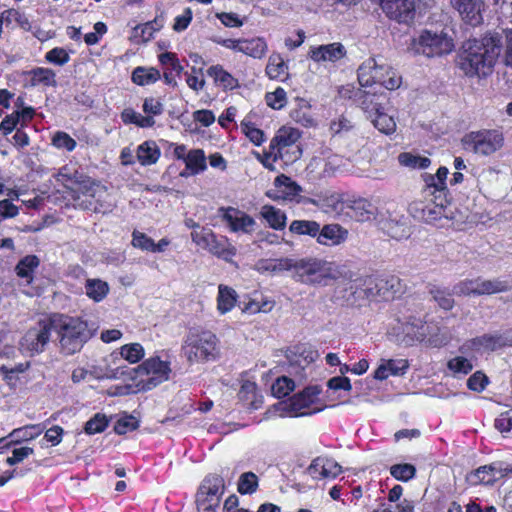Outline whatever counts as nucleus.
Returning <instances> with one entry per match:
<instances>
[{
    "mask_svg": "<svg viewBox=\"0 0 512 512\" xmlns=\"http://www.w3.org/2000/svg\"><path fill=\"white\" fill-rule=\"evenodd\" d=\"M386 15L398 22H408L414 15V0H379Z\"/></svg>",
    "mask_w": 512,
    "mask_h": 512,
    "instance_id": "6ab92c4d",
    "label": "nucleus"
},
{
    "mask_svg": "<svg viewBox=\"0 0 512 512\" xmlns=\"http://www.w3.org/2000/svg\"><path fill=\"white\" fill-rule=\"evenodd\" d=\"M258 486L257 476L252 472L243 473L239 479L238 491L241 494H251Z\"/></svg>",
    "mask_w": 512,
    "mask_h": 512,
    "instance_id": "e2e57ef3",
    "label": "nucleus"
},
{
    "mask_svg": "<svg viewBox=\"0 0 512 512\" xmlns=\"http://www.w3.org/2000/svg\"><path fill=\"white\" fill-rule=\"evenodd\" d=\"M160 79V72L156 68L137 67L132 72V81L140 86L150 85Z\"/></svg>",
    "mask_w": 512,
    "mask_h": 512,
    "instance_id": "37998d69",
    "label": "nucleus"
},
{
    "mask_svg": "<svg viewBox=\"0 0 512 512\" xmlns=\"http://www.w3.org/2000/svg\"><path fill=\"white\" fill-rule=\"evenodd\" d=\"M301 133L298 129L290 126H282L278 129L270 145L277 153L282 155V161L292 163L301 157L302 150L298 145Z\"/></svg>",
    "mask_w": 512,
    "mask_h": 512,
    "instance_id": "ddd939ff",
    "label": "nucleus"
},
{
    "mask_svg": "<svg viewBox=\"0 0 512 512\" xmlns=\"http://www.w3.org/2000/svg\"><path fill=\"white\" fill-rule=\"evenodd\" d=\"M501 47L497 34L468 40L463 44L458 57L459 68L467 77L486 78L493 72Z\"/></svg>",
    "mask_w": 512,
    "mask_h": 512,
    "instance_id": "f257e3e1",
    "label": "nucleus"
},
{
    "mask_svg": "<svg viewBox=\"0 0 512 512\" xmlns=\"http://www.w3.org/2000/svg\"><path fill=\"white\" fill-rule=\"evenodd\" d=\"M52 145L60 150L71 152L76 148V141L66 132L57 131L52 137Z\"/></svg>",
    "mask_w": 512,
    "mask_h": 512,
    "instance_id": "4d7b16f0",
    "label": "nucleus"
},
{
    "mask_svg": "<svg viewBox=\"0 0 512 512\" xmlns=\"http://www.w3.org/2000/svg\"><path fill=\"white\" fill-rule=\"evenodd\" d=\"M451 3L467 23L471 25L481 23L482 0H451Z\"/></svg>",
    "mask_w": 512,
    "mask_h": 512,
    "instance_id": "a878e982",
    "label": "nucleus"
},
{
    "mask_svg": "<svg viewBox=\"0 0 512 512\" xmlns=\"http://www.w3.org/2000/svg\"><path fill=\"white\" fill-rule=\"evenodd\" d=\"M408 368L409 363L406 359H381L374 371V378L383 381L390 376H402Z\"/></svg>",
    "mask_w": 512,
    "mask_h": 512,
    "instance_id": "b1692460",
    "label": "nucleus"
},
{
    "mask_svg": "<svg viewBox=\"0 0 512 512\" xmlns=\"http://www.w3.org/2000/svg\"><path fill=\"white\" fill-rule=\"evenodd\" d=\"M309 58L316 62H337L346 56L345 47L339 42L312 46L309 51Z\"/></svg>",
    "mask_w": 512,
    "mask_h": 512,
    "instance_id": "412c9836",
    "label": "nucleus"
},
{
    "mask_svg": "<svg viewBox=\"0 0 512 512\" xmlns=\"http://www.w3.org/2000/svg\"><path fill=\"white\" fill-rule=\"evenodd\" d=\"M504 476L502 469L498 464L493 463L484 465L471 472L467 476V481L471 485H491Z\"/></svg>",
    "mask_w": 512,
    "mask_h": 512,
    "instance_id": "393cba45",
    "label": "nucleus"
},
{
    "mask_svg": "<svg viewBox=\"0 0 512 512\" xmlns=\"http://www.w3.org/2000/svg\"><path fill=\"white\" fill-rule=\"evenodd\" d=\"M349 232L339 224H326L320 228L317 243L323 246H339L346 242Z\"/></svg>",
    "mask_w": 512,
    "mask_h": 512,
    "instance_id": "5701e85b",
    "label": "nucleus"
},
{
    "mask_svg": "<svg viewBox=\"0 0 512 512\" xmlns=\"http://www.w3.org/2000/svg\"><path fill=\"white\" fill-rule=\"evenodd\" d=\"M500 346V338L493 335H483L465 341L461 345L463 353L475 352V354L482 351L495 350Z\"/></svg>",
    "mask_w": 512,
    "mask_h": 512,
    "instance_id": "bb28decb",
    "label": "nucleus"
},
{
    "mask_svg": "<svg viewBox=\"0 0 512 512\" xmlns=\"http://www.w3.org/2000/svg\"><path fill=\"white\" fill-rule=\"evenodd\" d=\"M400 285V282L397 278L391 277L387 280H380L376 287L378 288V293L383 299H390L394 296L396 292L395 288Z\"/></svg>",
    "mask_w": 512,
    "mask_h": 512,
    "instance_id": "338daca9",
    "label": "nucleus"
},
{
    "mask_svg": "<svg viewBox=\"0 0 512 512\" xmlns=\"http://www.w3.org/2000/svg\"><path fill=\"white\" fill-rule=\"evenodd\" d=\"M108 422L109 421L104 414L97 413L86 422L84 430L89 435L101 433L108 426Z\"/></svg>",
    "mask_w": 512,
    "mask_h": 512,
    "instance_id": "052dcab7",
    "label": "nucleus"
},
{
    "mask_svg": "<svg viewBox=\"0 0 512 512\" xmlns=\"http://www.w3.org/2000/svg\"><path fill=\"white\" fill-rule=\"evenodd\" d=\"M219 215L228 229L237 234H251L256 227V221L246 212L234 207H222Z\"/></svg>",
    "mask_w": 512,
    "mask_h": 512,
    "instance_id": "a211bd4d",
    "label": "nucleus"
},
{
    "mask_svg": "<svg viewBox=\"0 0 512 512\" xmlns=\"http://www.w3.org/2000/svg\"><path fill=\"white\" fill-rule=\"evenodd\" d=\"M382 95L363 92L358 97L361 109L366 113L372 125L386 136L393 135L397 130L394 114L388 113L380 102Z\"/></svg>",
    "mask_w": 512,
    "mask_h": 512,
    "instance_id": "6e6552de",
    "label": "nucleus"
},
{
    "mask_svg": "<svg viewBox=\"0 0 512 512\" xmlns=\"http://www.w3.org/2000/svg\"><path fill=\"white\" fill-rule=\"evenodd\" d=\"M241 131L256 146H260L266 140L264 132L257 128L250 120L244 119L240 125Z\"/></svg>",
    "mask_w": 512,
    "mask_h": 512,
    "instance_id": "864d4df0",
    "label": "nucleus"
},
{
    "mask_svg": "<svg viewBox=\"0 0 512 512\" xmlns=\"http://www.w3.org/2000/svg\"><path fill=\"white\" fill-rule=\"evenodd\" d=\"M266 75L272 80H281L288 74V65L279 53H272L265 69Z\"/></svg>",
    "mask_w": 512,
    "mask_h": 512,
    "instance_id": "e433bc0d",
    "label": "nucleus"
},
{
    "mask_svg": "<svg viewBox=\"0 0 512 512\" xmlns=\"http://www.w3.org/2000/svg\"><path fill=\"white\" fill-rule=\"evenodd\" d=\"M54 328L59 337L61 352L72 355L79 352L84 344L92 337L86 321L67 315H53Z\"/></svg>",
    "mask_w": 512,
    "mask_h": 512,
    "instance_id": "f03ea898",
    "label": "nucleus"
},
{
    "mask_svg": "<svg viewBox=\"0 0 512 512\" xmlns=\"http://www.w3.org/2000/svg\"><path fill=\"white\" fill-rule=\"evenodd\" d=\"M218 338L211 331H190L182 351L190 363L215 360L219 354Z\"/></svg>",
    "mask_w": 512,
    "mask_h": 512,
    "instance_id": "423d86ee",
    "label": "nucleus"
},
{
    "mask_svg": "<svg viewBox=\"0 0 512 512\" xmlns=\"http://www.w3.org/2000/svg\"><path fill=\"white\" fill-rule=\"evenodd\" d=\"M448 169L446 167H440L435 175H429L426 178V194L434 195L438 193L442 197H447V184L446 180L448 177Z\"/></svg>",
    "mask_w": 512,
    "mask_h": 512,
    "instance_id": "2f4dec72",
    "label": "nucleus"
},
{
    "mask_svg": "<svg viewBox=\"0 0 512 512\" xmlns=\"http://www.w3.org/2000/svg\"><path fill=\"white\" fill-rule=\"evenodd\" d=\"M295 389L294 381L286 376H282L276 379L272 385V394L277 398L287 396L290 392Z\"/></svg>",
    "mask_w": 512,
    "mask_h": 512,
    "instance_id": "6e6d98bb",
    "label": "nucleus"
},
{
    "mask_svg": "<svg viewBox=\"0 0 512 512\" xmlns=\"http://www.w3.org/2000/svg\"><path fill=\"white\" fill-rule=\"evenodd\" d=\"M184 163L190 175L200 174L207 168L206 155L202 149L189 150V155Z\"/></svg>",
    "mask_w": 512,
    "mask_h": 512,
    "instance_id": "58836bf2",
    "label": "nucleus"
},
{
    "mask_svg": "<svg viewBox=\"0 0 512 512\" xmlns=\"http://www.w3.org/2000/svg\"><path fill=\"white\" fill-rule=\"evenodd\" d=\"M290 116L295 122L305 127H312L316 124L309 102L302 98L296 99L295 107L291 110Z\"/></svg>",
    "mask_w": 512,
    "mask_h": 512,
    "instance_id": "c9c22d12",
    "label": "nucleus"
},
{
    "mask_svg": "<svg viewBox=\"0 0 512 512\" xmlns=\"http://www.w3.org/2000/svg\"><path fill=\"white\" fill-rule=\"evenodd\" d=\"M358 81L362 87L376 85L381 76H387L384 88L394 91L402 85V76L390 65L379 62L376 58L366 59L357 70Z\"/></svg>",
    "mask_w": 512,
    "mask_h": 512,
    "instance_id": "0eeeda50",
    "label": "nucleus"
},
{
    "mask_svg": "<svg viewBox=\"0 0 512 512\" xmlns=\"http://www.w3.org/2000/svg\"><path fill=\"white\" fill-rule=\"evenodd\" d=\"M31 83L32 85H44V86H55L56 79L55 73L49 68L39 67L33 69L31 72Z\"/></svg>",
    "mask_w": 512,
    "mask_h": 512,
    "instance_id": "3c124183",
    "label": "nucleus"
},
{
    "mask_svg": "<svg viewBox=\"0 0 512 512\" xmlns=\"http://www.w3.org/2000/svg\"><path fill=\"white\" fill-rule=\"evenodd\" d=\"M458 351L459 354L451 357L446 365L449 375L454 378H462L468 375L474 369L476 361L475 352L463 353L461 346Z\"/></svg>",
    "mask_w": 512,
    "mask_h": 512,
    "instance_id": "4be33fe9",
    "label": "nucleus"
},
{
    "mask_svg": "<svg viewBox=\"0 0 512 512\" xmlns=\"http://www.w3.org/2000/svg\"><path fill=\"white\" fill-rule=\"evenodd\" d=\"M238 302V294L230 286L220 284L216 297V309L219 315L231 312Z\"/></svg>",
    "mask_w": 512,
    "mask_h": 512,
    "instance_id": "cd10ccee",
    "label": "nucleus"
},
{
    "mask_svg": "<svg viewBox=\"0 0 512 512\" xmlns=\"http://www.w3.org/2000/svg\"><path fill=\"white\" fill-rule=\"evenodd\" d=\"M213 42L237 53H242L253 59H262L268 52L267 41L263 37L252 38H221L213 39Z\"/></svg>",
    "mask_w": 512,
    "mask_h": 512,
    "instance_id": "4468645a",
    "label": "nucleus"
},
{
    "mask_svg": "<svg viewBox=\"0 0 512 512\" xmlns=\"http://www.w3.org/2000/svg\"><path fill=\"white\" fill-rule=\"evenodd\" d=\"M171 362L166 354H155L135 368L137 391H149L170 379Z\"/></svg>",
    "mask_w": 512,
    "mask_h": 512,
    "instance_id": "39448f33",
    "label": "nucleus"
},
{
    "mask_svg": "<svg viewBox=\"0 0 512 512\" xmlns=\"http://www.w3.org/2000/svg\"><path fill=\"white\" fill-rule=\"evenodd\" d=\"M207 249L219 258L225 261H231L236 255V248L233 246L226 237H217L213 234V239L210 241Z\"/></svg>",
    "mask_w": 512,
    "mask_h": 512,
    "instance_id": "72a5a7b5",
    "label": "nucleus"
},
{
    "mask_svg": "<svg viewBox=\"0 0 512 512\" xmlns=\"http://www.w3.org/2000/svg\"><path fill=\"white\" fill-rule=\"evenodd\" d=\"M261 216L267 221L273 229L280 230L286 225V215L280 210L270 205H265L261 209Z\"/></svg>",
    "mask_w": 512,
    "mask_h": 512,
    "instance_id": "a19ab883",
    "label": "nucleus"
},
{
    "mask_svg": "<svg viewBox=\"0 0 512 512\" xmlns=\"http://www.w3.org/2000/svg\"><path fill=\"white\" fill-rule=\"evenodd\" d=\"M224 490V480L218 475L207 476L198 491L200 495H210L214 503H220V498Z\"/></svg>",
    "mask_w": 512,
    "mask_h": 512,
    "instance_id": "f704fd0d",
    "label": "nucleus"
},
{
    "mask_svg": "<svg viewBox=\"0 0 512 512\" xmlns=\"http://www.w3.org/2000/svg\"><path fill=\"white\" fill-rule=\"evenodd\" d=\"M398 161L402 166L412 169H425L431 164L429 158L412 154L410 152L399 154Z\"/></svg>",
    "mask_w": 512,
    "mask_h": 512,
    "instance_id": "8fccbe9b",
    "label": "nucleus"
},
{
    "mask_svg": "<svg viewBox=\"0 0 512 512\" xmlns=\"http://www.w3.org/2000/svg\"><path fill=\"white\" fill-rule=\"evenodd\" d=\"M293 277L304 284H325L333 277V264L320 259H307L294 263Z\"/></svg>",
    "mask_w": 512,
    "mask_h": 512,
    "instance_id": "9b49d317",
    "label": "nucleus"
},
{
    "mask_svg": "<svg viewBox=\"0 0 512 512\" xmlns=\"http://www.w3.org/2000/svg\"><path fill=\"white\" fill-rule=\"evenodd\" d=\"M136 159L142 166H150L155 164L160 156L161 151L154 141H145L135 149Z\"/></svg>",
    "mask_w": 512,
    "mask_h": 512,
    "instance_id": "7c9ffc66",
    "label": "nucleus"
},
{
    "mask_svg": "<svg viewBox=\"0 0 512 512\" xmlns=\"http://www.w3.org/2000/svg\"><path fill=\"white\" fill-rule=\"evenodd\" d=\"M138 426L139 422L136 417L132 415H125L118 419L114 426V431L119 435H123L136 430Z\"/></svg>",
    "mask_w": 512,
    "mask_h": 512,
    "instance_id": "0e129e2a",
    "label": "nucleus"
},
{
    "mask_svg": "<svg viewBox=\"0 0 512 512\" xmlns=\"http://www.w3.org/2000/svg\"><path fill=\"white\" fill-rule=\"evenodd\" d=\"M54 321L52 316L43 317L31 325L19 342L20 351L30 357L45 351L50 342Z\"/></svg>",
    "mask_w": 512,
    "mask_h": 512,
    "instance_id": "1a4fd4ad",
    "label": "nucleus"
},
{
    "mask_svg": "<svg viewBox=\"0 0 512 512\" xmlns=\"http://www.w3.org/2000/svg\"><path fill=\"white\" fill-rule=\"evenodd\" d=\"M349 207L353 213V217L361 222L370 220L374 215V206L370 201L364 198L352 201Z\"/></svg>",
    "mask_w": 512,
    "mask_h": 512,
    "instance_id": "79ce46f5",
    "label": "nucleus"
},
{
    "mask_svg": "<svg viewBox=\"0 0 512 512\" xmlns=\"http://www.w3.org/2000/svg\"><path fill=\"white\" fill-rule=\"evenodd\" d=\"M86 296L95 303L102 302L110 291L109 284L99 278H88L84 284Z\"/></svg>",
    "mask_w": 512,
    "mask_h": 512,
    "instance_id": "473e14b6",
    "label": "nucleus"
},
{
    "mask_svg": "<svg viewBox=\"0 0 512 512\" xmlns=\"http://www.w3.org/2000/svg\"><path fill=\"white\" fill-rule=\"evenodd\" d=\"M239 400L249 409L257 410L263 404V396L257 391V385L251 381H244L238 393Z\"/></svg>",
    "mask_w": 512,
    "mask_h": 512,
    "instance_id": "c756f323",
    "label": "nucleus"
},
{
    "mask_svg": "<svg viewBox=\"0 0 512 512\" xmlns=\"http://www.w3.org/2000/svg\"><path fill=\"white\" fill-rule=\"evenodd\" d=\"M495 428L504 437H512V409L502 412L495 419Z\"/></svg>",
    "mask_w": 512,
    "mask_h": 512,
    "instance_id": "bf43d9fd",
    "label": "nucleus"
},
{
    "mask_svg": "<svg viewBox=\"0 0 512 512\" xmlns=\"http://www.w3.org/2000/svg\"><path fill=\"white\" fill-rule=\"evenodd\" d=\"M41 433L42 429L39 425H26L24 427L14 429L7 436L9 437L11 444L14 445L23 441L35 439Z\"/></svg>",
    "mask_w": 512,
    "mask_h": 512,
    "instance_id": "ea45409f",
    "label": "nucleus"
},
{
    "mask_svg": "<svg viewBox=\"0 0 512 512\" xmlns=\"http://www.w3.org/2000/svg\"><path fill=\"white\" fill-rule=\"evenodd\" d=\"M380 222L382 228L394 239L400 240L409 236L408 227L401 220L391 219L387 221L381 220Z\"/></svg>",
    "mask_w": 512,
    "mask_h": 512,
    "instance_id": "de8ad7c7",
    "label": "nucleus"
},
{
    "mask_svg": "<svg viewBox=\"0 0 512 512\" xmlns=\"http://www.w3.org/2000/svg\"><path fill=\"white\" fill-rule=\"evenodd\" d=\"M1 14L7 26L16 24L25 31H29L32 28L28 17L19 10L8 9L3 11Z\"/></svg>",
    "mask_w": 512,
    "mask_h": 512,
    "instance_id": "09e8293b",
    "label": "nucleus"
},
{
    "mask_svg": "<svg viewBox=\"0 0 512 512\" xmlns=\"http://www.w3.org/2000/svg\"><path fill=\"white\" fill-rule=\"evenodd\" d=\"M342 472L341 466L333 459L318 457L307 468V474L315 480L333 479Z\"/></svg>",
    "mask_w": 512,
    "mask_h": 512,
    "instance_id": "aec40b11",
    "label": "nucleus"
},
{
    "mask_svg": "<svg viewBox=\"0 0 512 512\" xmlns=\"http://www.w3.org/2000/svg\"><path fill=\"white\" fill-rule=\"evenodd\" d=\"M512 289V281L508 278H495V279H466L453 288V293L457 295H491L501 292H506Z\"/></svg>",
    "mask_w": 512,
    "mask_h": 512,
    "instance_id": "f8f14e48",
    "label": "nucleus"
},
{
    "mask_svg": "<svg viewBox=\"0 0 512 512\" xmlns=\"http://www.w3.org/2000/svg\"><path fill=\"white\" fill-rule=\"evenodd\" d=\"M265 100L269 107L279 110L287 103L286 91L283 88L278 87L273 92H268L265 96Z\"/></svg>",
    "mask_w": 512,
    "mask_h": 512,
    "instance_id": "680f3d73",
    "label": "nucleus"
},
{
    "mask_svg": "<svg viewBox=\"0 0 512 512\" xmlns=\"http://www.w3.org/2000/svg\"><path fill=\"white\" fill-rule=\"evenodd\" d=\"M121 118L124 123H132L141 128L152 127L155 124L153 117L143 116L140 113L135 112L133 109H125L121 114Z\"/></svg>",
    "mask_w": 512,
    "mask_h": 512,
    "instance_id": "603ef678",
    "label": "nucleus"
},
{
    "mask_svg": "<svg viewBox=\"0 0 512 512\" xmlns=\"http://www.w3.org/2000/svg\"><path fill=\"white\" fill-rule=\"evenodd\" d=\"M401 333H398V336L402 335V341H404L407 345L411 344L413 341H424L427 340L428 344L434 347H441L448 343V337L442 335L438 337L437 335H430V326L423 323L420 319H414L412 322L401 323Z\"/></svg>",
    "mask_w": 512,
    "mask_h": 512,
    "instance_id": "f3484780",
    "label": "nucleus"
},
{
    "mask_svg": "<svg viewBox=\"0 0 512 512\" xmlns=\"http://www.w3.org/2000/svg\"><path fill=\"white\" fill-rule=\"evenodd\" d=\"M416 469L412 464H395L390 467V474L399 481H409L415 476Z\"/></svg>",
    "mask_w": 512,
    "mask_h": 512,
    "instance_id": "13d9d810",
    "label": "nucleus"
},
{
    "mask_svg": "<svg viewBox=\"0 0 512 512\" xmlns=\"http://www.w3.org/2000/svg\"><path fill=\"white\" fill-rule=\"evenodd\" d=\"M431 295L434 299V301L444 310H450L454 306V299L452 298V295L440 288H434L431 290Z\"/></svg>",
    "mask_w": 512,
    "mask_h": 512,
    "instance_id": "69168bd1",
    "label": "nucleus"
},
{
    "mask_svg": "<svg viewBox=\"0 0 512 512\" xmlns=\"http://www.w3.org/2000/svg\"><path fill=\"white\" fill-rule=\"evenodd\" d=\"M447 203V197L436 195L434 199L427 202L412 203L409 210L414 218L426 223H434L442 218H453Z\"/></svg>",
    "mask_w": 512,
    "mask_h": 512,
    "instance_id": "dca6fc26",
    "label": "nucleus"
},
{
    "mask_svg": "<svg viewBox=\"0 0 512 512\" xmlns=\"http://www.w3.org/2000/svg\"><path fill=\"white\" fill-rule=\"evenodd\" d=\"M320 389L317 386L305 388L286 401L273 405L266 413V418L272 416L298 417L310 415L321 410L318 404Z\"/></svg>",
    "mask_w": 512,
    "mask_h": 512,
    "instance_id": "20e7f679",
    "label": "nucleus"
},
{
    "mask_svg": "<svg viewBox=\"0 0 512 512\" xmlns=\"http://www.w3.org/2000/svg\"><path fill=\"white\" fill-rule=\"evenodd\" d=\"M461 143L466 151L489 156L503 147L504 136L499 130L484 129L467 133L463 136Z\"/></svg>",
    "mask_w": 512,
    "mask_h": 512,
    "instance_id": "9d476101",
    "label": "nucleus"
},
{
    "mask_svg": "<svg viewBox=\"0 0 512 512\" xmlns=\"http://www.w3.org/2000/svg\"><path fill=\"white\" fill-rule=\"evenodd\" d=\"M320 224L311 220H294L290 224L289 230L298 235H308L313 238H318L320 233Z\"/></svg>",
    "mask_w": 512,
    "mask_h": 512,
    "instance_id": "c03bdc74",
    "label": "nucleus"
},
{
    "mask_svg": "<svg viewBox=\"0 0 512 512\" xmlns=\"http://www.w3.org/2000/svg\"><path fill=\"white\" fill-rule=\"evenodd\" d=\"M57 181L72 191L74 199H79L80 194L95 197L98 190H100V186L96 185L90 178L79 174L68 166H64L59 170Z\"/></svg>",
    "mask_w": 512,
    "mask_h": 512,
    "instance_id": "2eb2a0df",
    "label": "nucleus"
},
{
    "mask_svg": "<svg viewBox=\"0 0 512 512\" xmlns=\"http://www.w3.org/2000/svg\"><path fill=\"white\" fill-rule=\"evenodd\" d=\"M89 374L95 379H119L123 374L120 368H112L106 364L94 365Z\"/></svg>",
    "mask_w": 512,
    "mask_h": 512,
    "instance_id": "5fc2aeb1",
    "label": "nucleus"
},
{
    "mask_svg": "<svg viewBox=\"0 0 512 512\" xmlns=\"http://www.w3.org/2000/svg\"><path fill=\"white\" fill-rule=\"evenodd\" d=\"M119 354L128 363L136 364L144 358L145 349L142 344L133 342L122 345L119 348Z\"/></svg>",
    "mask_w": 512,
    "mask_h": 512,
    "instance_id": "a18cd8bd",
    "label": "nucleus"
},
{
    "mask_svg": "<svg viewBox=\"0 0 512 512\" xmlns=\"http://www.w3.org/2000/svg\"><path fill=\"white\" fill-rule=\"evenodd\" d=\"M454 40L446 29H424L412 38L408 50L427 58L441 57L454 50Z\"/></svg>",
    "mask_w": 512,
    "mask_h": 512,
    "instance_id": "7ed1b4c3",
    "label": "nucleus"
},
{
    "mask_svg": "<svg viewBox=\"0 0 512 512\" xmlns=\"http://www.w3.org/2000/svg\"><path fill=\"white\" fill-rule=\"evenodd\" d=\"M45 58L48 62L59 66L66 64L70 60L69 54L66 50L60 47H56L48 51Z\"/></svg>",
    "mask_w": 512,
    "mask_h": 512,
    "instance_id": "774afa93",
    "label": "nucleus"
},
{
    "mask_svg": "<svg viewBox=\"0 0 512 512\" xmlns=\"http://www.w3.org/2000/svg\"><path fill=\"white\" fill-rule=\"evenodd\" d=\"M274 184L278 192V197L285 200H294L301 192L300 186L285 175L277 176Z\"/></svg>",
    "mask_w": 512,
    "mask_h": 512,
    "instance_id": "4c0bfd02",
    "label": "nucleus"
},
{
    "mask_svg": "<svg viewBox=\"0 0 512 512\" xmlns=\"http://www.w3.org/2000/svg\"><path fill=\"white\" fill-rule=\"evenodd\" d=\"M38 265L39 259L34 255H28L17 264V275L24 278L27 283H30L33 279V272Z\"/></svg>",
    "mask_w": 512,
    "mask_h": 512,
    "instance_id": "49530a36",
    "label": "nucleus"
},
{
    "mask_svg": "<svg viewBox=\"0 0 512 512\" xmlns=\"http://www.w3.org/2000/svg\"><path fill=\"white\" fill-rule=\"evenodd\" d=\"M207 75L223 90H234L239 87L238 79L225 70L222 65L217 64L210 66L207 69Z\"/></svg>",
    "mask_w": 512,
    "mask_h": 512,
    "instance_id": "c85d7f7f",
    "label": "nucleus"
}]
</instances>
